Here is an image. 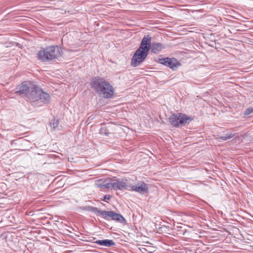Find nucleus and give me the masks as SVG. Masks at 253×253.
Here are the masks:
<instances>
[{"label": "nucleus", "instance_id": "nucleus-1", "mask_svg": "<svg viewBox=\"0 0 253 253\" xmlns=\"http://www.w3.org/2000/svg\"><path fill=\"white\" fill-rule=\"evenodd\" d=\"M150 47V36H144L141 40L139 47L136 50L132 57L131 65L136 67L142 63L147 56Z\"/></svg>", "mask_w": 253, "mask_h": 253}, {"label": "nucleus", "instance_id": "nucleus-2", "mask_svg": "<svg viewBox=\"0 0 253 253\" xmlns=\"http://www.w3.org/2000/svg\"><path fill=\"white\" fill-rule=\"evenodd\" d=\"M80 209L95 213L98 215H101L106 220L112 219L120 223H125L126 222V220L123 215L113 211H102L99 210L97 208L90 206L81 207Z\"/></svg>", "mask_w": 253, "mask_h": 253}, {"label": "nucleus", "instance_id": "nucleus-3", "mask_svg": "<svg viewBox=\"0 0 253 253\" xmlns=\"http://www.w3.org/2000/svg\"><path fill=\"white\" fill-rule=\"evenodd\" d=\"M62 51L57 45H50L40 50L37 58L42 62L50 61L62 56Z\"/></svg>", "mask_w": 253, "mask_h": 253}, {"label": "nucleus", "instance_id": "nucleus-4", "mask_svg": "<svg viewBox=\"0 0 253 253\" xmlns=\"http://www.w3.org/2000/svg\"><path fill=\"white\" fill-rule=\"evenodd\" d=\"M26 98L30 101L40 100L44 104H48L50 102V96L37 86L32 84Z\"/></svg>", "mask_w": 253, "mask_h": 253}, {"label": "nucleus", "instance_id": "nucleus-5", "mask_svg": "<svg viewBox=\"0 0 253 253\" xmlns=\"http://www.w3.org/2000/svg\"><path fill=\"white\" fill-rule=\"evenodd\" d=\"M193 119L185 114L177 113L172 114L169 118L171 125L176 127H179L189 124Z\"/></svg>", "mask_w": 253, "mask_h": 253}, {"label": "nucleus", "instance_id": "nucleus-6", "mask_svg": "<svg viewBox=\"0 0 253 253\" xmlns=\"http://www.w3.org/2000/svg\"><path fill=\"white\" fill-rule=\"evenodd\" d=\"M102 91H99L98 93L99 96L103 97L105 98H110L114 94V89L113 86L110 84L108 82L104 83V84L102 88H101Z\"/></svg>", "mask_w": 253, "mask_h": 253}, {"label": "nucleus", "instance_id": "nucleus-7", "mask_svg": "<svg viewBox=\"0 0 253 253\" xmlns=\"http://www.w3.org/2000/svg\"><path fill=\"white\" fill-rule=\"evenodd\" d=\"M112 189L115 190L128 189L129 185L126 179H113Z\"/></svg>", "mask_w": 253, "mask_h": 253}, {"label": "nucleus", "instance_id": "nucleus-8", "mask_svg": "<svg viewBox=\"0 0 253 253\" xmlns=\"http://www.w3.org/2000/svg\"><path fill=\"white\" fill-rule=\"evenodd\" d=\"M159 63L166 65L172 70H175L178 66L180 65L179 62L175 58H164L159 59Z\"/></svg>", "mask_w": 253, "mask_h": 253}, {"label": "nucleus", "instance_id": "nucleus-9", "mask_svg": "<svg viewBox=\"0 0 253 253\" xmlns=\"http://www.w3.org/2000/svg\"><path fill=\"white\" fill-rule=\"evenodd\" d=\"M106 82L107 81L104 79L99 77H94L91 80L90 86L98 94L99 91H102L101 88H102V86L104 84V83Z\"/></svg>", "mask_w": 253, "mask_h": 253}, {"label": "nucleus", "instance_id": "nucleus-10", "mask_svg": "<svg viewBox=\"0 0 253 253\" xmlns=\"http://www.w3.org/2000/svg\"><path fill=\"white\" fill-rule=\"evenodd\" d=\"M32 85L31 84L24 82L16 87L15 93L21 96L27 97Z\"/></svg>", "mask_w": 253, "mask_h": 253}, {"label": "nucleus", "instance_id": "nucleus-11", "mask_svg": "<svg viewBox=\"0 0 253 253\" xmlns=\"http://www.w3.org/2000/svg\"><path fill=\"white\" fill-rule=\"evenodd\" d=\"M131 190L141 194L147 193L149 190L148 185L143 181H139L134 185H129Z\"/></svg>", "mask_w": 253, "mask_h": 253}, {"label": "nucleus", "instance_id": "nucleus-12", "mask_svg": "<svg viewBox=\"0 0 253 253\" xmlns=\"http://www.w3.org/2000/svg\"><path fill=\"white\" fill-rule=\"evenodd\" d=\"M112 178L101 179L98 180L95 183V185L97 187L101 189L102 190L105 189H112Z\"/></svg>", "mask_w": 253, "mask_h": 253}, {"label": "nucleus", "instance_id": "nucleus-13", "mask_svg": "<svg viewBox=\"0 0 253 253\" xmlns=\"http://www.w3.org/2000/svg\"><path fill=\"white\" fill-rule=\"evenodd\" d=\"M114 130V126L111 123H109L107 125L102 126L100 129V133L101 135L109 136L111 133H113Z\"/></svg>", "mask_w": 253, "mask_h": 253}, {"label": "nucleus", "instance_id": "nucleus-14", "mask_svg": "<svg viewBox=\"0 0 253 253\" xmlns=\"http://www.w3.org/2000/svg\"><path fill=\"white\" fill-rule=\"evenodd\" d=\"M150 49L151 51L155 53L158 54L161 52L163 49L166 48L164 44L158 43V42H153L151 43V37H150Z\"/></svg>", "mask_w": 253, "mask_h": 253}, {"label": "nucleus", "instance_id": "nucleus-15", "mask_svg": "<svg viewBox=\"0 0 253 253\" xmlns=\"http://www.w3.org/2000/svg\"><path fill=\"white\" fill-rule=\"evenodd\" d=\"M94 243L107 247H110L115 245V243L113 240L108 239L96 240Z\"/></svg>", "mask_w": 253, "mask_h": 253}, {"label": "nucleus", "instance_id": "nucleus-16", "mask_svg": "<svg viewBox=\"0 0 253 253\" xmlns=\"http://www.w3.org/2000/svg\"><path fill=\"white\" fill-rule=\"evenodd\" d=\"M234 136V133H233L231 132H228V133L225 134L223 136H219L218 137V139L222 140H227L232 138Z\"/></svg>", "mask_w": 253, "mask_h": 253}, {"label": "nucleus", "instance_id": "nucleus-17", "mask_svg": "<svg viewBox=\"0 0 253 253\" xmlns=\"http://www.w3.org/2000/svg\"><path fill=\"white\" fill-rule=\"evenodd\" d=\"M58 121L55 119L51 120V122L50 123V127L53 129H55L56 127H57L58 126Z\"/></svg>", "mask_w": 253, "mask_h": 253}, {"label": "nucleus", "instance_id": "nucleus-18", "mask_svg": "<svg viewBox=\"0 0 253 253\" xmlns=\"http://www.w3.org/2000/svg\"><path fill=\"white\" fill-rule=\"evenodd\" d=\"M253 113V108H249L248 109H247L245 112H244V114L245 115H249L250 114H251Z\"/></svg>", "mask_w": 253, "mask_h": 253}, {"label": "nucleus", "instance_id": "nucleus-19", "mask_svg": "<svg viewBox=\"0 0 253 253\" xmlns=\"http://www.w3.org/2000/svg\"><path fill=\"white\" fill-rule=\"evenodd\" d=\"M111 199V196L109 195H105L104 199L102 200L103 201L107 202V200H109Z\"/></svg>", "mask_w": 253, "mask_h": 253}]
</instances>
